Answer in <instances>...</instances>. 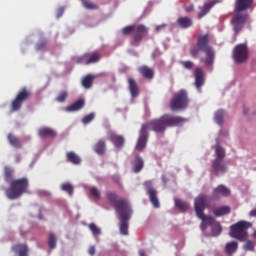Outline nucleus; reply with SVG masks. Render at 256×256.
<instances>
[{"mask_svg":"<svg viewBox=\"0 0 256 256\" xmlns=\"http://www.w3.org/2000/svg\"><path fill=\"white\" fill-rule=\"evenodd\" d=\"M183 123H187V118L164 114L160 118H155L142 124L139 131L138 141L135 146L136 151L141 152L147 147L149 130L154 131V133H163L164 131H167V127H181Z\"/></svg>","mask_w":256,"mask_h":256,"instance_id":"nucleus-1","label":"nucleus"},{"mask_svg":"<svg viewBox=\"0 0 256 256\" xmlns=\"http://www.w3.org/2000/svg\"><path fill=\"white\" fill-rule=\"evenodd\" d=\"M106 198L120 216L121 235H129V219H131V215H133L131 205H129L127 199L119 197L115 192H106Z\"/></svg>","mask_w":256,"mask_h":256,"instance_id":"nucleus-2","label":"nucleus"},{"mask_svg":"<svg viewBox=\"0 0 256 256\" xmlns=\"http://www.w3.org/2000/svg\"><path fill=\"white\" fill-rule=\"evenodd\" d=\"M253 1L254 0H236L234 5V15L231 19V25L236 35L241 33L245 23H247L249 14L244 13L243 11L251 9Z\"/></svg>","mask_w":256,"mask_h":256,"instance_id":"nucleus-3","label":"nucleus"},{"mask_svg":"<svg viewBox=\"0 0 256 256\" xmlns=\"http://www.w3.org/2000/svg\"><path fill=\"white\" fill-rule=\"evenodd\" d=\"M201 51L206 55L204 59L205 65L211 67L215 61V51H213V48L209 45V34L200 35L198 37L196 46L190 48V55L193 59H197Z\"/></svg>","mask_w":256,"mask_h":256,"instance_id":"nucleus-4","label":"nucleus"},{"mask_svg":"<svg viewBox=\"0 0 256 256\" xmlns=\"http://www.w3.org/2000/svg\"><path fill=\"white\" fill-rule=\"evenodd\" d=\"M207 203H209V196L207 195H199L195 199L194 209L196 216L198 219H201L202 223L200 225L201 231H206L208 225H213L215 223V218L211 216L205 215V209L207 207Z\"/></svg>","mask_w":256,"mask_h":256,"instance_id":"nucleus-5","label":"nucleus"},{"mask_svg":"<svg viewBox=\"0 0 256 256\" xmlns=\"http://www.w3.org/2000/svg\"><path fill=\"white\" fill-rule=\"evenodd\" d=\"M27 191H29V179L19 178L10 182V187L6 190V196L12 200L19 199Z\"/></svg>","mask_w":256,"mask_h":256,"instance_id":"nucleus-6","label":"nucleus"},{"mask_svg":"<svg viewBox=\"0 0 256 256\" xmlns=\"http://www.w3.org/2000/svg\"><path fill=\"white\" fill-rule=\"evenodd\" d=\"M253 227V223L240 220L230 226L229 236L237 241H247L249 239V229Z\"/></svg>","mask_w":256,"mask_h":256,"instance_id":"nucleus-7","label":"nucleus"},{"mask_svg":"<svg viewBox=\"0 0 256 256\" xmlns=\"http://www.w3.org/2000/svg\"><path fill=\"white\" fill-rule=\"evenodd\" d=\"M189 105V96L187 91L180 90L173 95V98L170 101L171 111H181L187 109Z\"/></svg>","mask_w":256,"mask_h":256,"instance_id":"nucleus-8","label":"nucleus"},{"mask_svg":"<svg viewBox=\"0 0 256 256\" xmlns=\"http://www.w3.org/2000/svg\"><path fill=\"white\" fill-rule=\"evenodd\" d=\"M30 97L31 91L26 87L22 88L11 103L12 113H15V111H20L23 103H25V101H27V99H29Z\"/></svg>","mask_w":256,"mask_h":256,"instance_id":"nucleus-9","label":"nucleus"},{"mask_svg":"<svg viewBox=\"0 0 256 256\" xmlns=\"http://www.w3.org/2000/svg\"><path fill=\"white\" fill-rule=\"evenodd\" d=\"M233 58L235 63L241 65L249 59V48L245 44H238L233 50Z\"/></svg>","mask_w":256,"mask_h":256,"instance_id":"nucleus-10","label":"nucleus"},{"mask_svg":"<svg viewBox=\"0 0 256 256\" xmlns=\"http://www.w3.org/2000/svg\"><path fill=\"white\" fill-rule=\"evenodd\" d=\"M144 187L146 189V193L149 197L150 203H152L155 209H159V207H161V204L159 203V198L157 197V189L153 187V181L147 180L146 182H144Z\"/></svg>","mask_w":256,"mask_h":256,"instance_id":"nucleus-11","label":"nucleus"},{"mask_svg":"<svg viewBox=\"0 0 256 256\" xmlns=\"http://www.w3.org/2000/svg\"><path fill=\"white\" fill-rule=\"evenodd\" d=\"M147 33H149V29L145 25L140 24L138 26H135L132 45L134 47H137V45H139V43L143 41V37H145Z\"/></svg>","mask_w":256,"mask_h":256,"instance_id":"nucleus-12","label":"nucleus"},{"mask_svg":"<svg viewBox=\"0 0 256 256\" xmlns=\"http://www.w3.org/2000/svg\"><path fill=\"white\" fill-rule=\"evenodd\" d=\"M211 173L212 175H216V177L225 175V173H227V164H225V160L214 159L212 161Z\"/></svg>","mask_w":256,"mask_h":256,"instance_id":"nucleus-13","label":"nucleus"},{"mask_svg":"<svg viewBox=\"0 0 256 256\" xmlns=\"http://www.w3.org/2000/svg\"><path fill=\"white\" fill-rule=\"evenodd\" d=\"M101 56L98 53L84 54L83 56L77 58V63H82V65H91V63H98Z\"/></svg>","mask_w":256,"mask_h":256,"instance_id":"nucleus-14","label":"nucleus"},{"mask_svg":"<svg viewBox=\"0 0 256 256\" xmlns=\"http://www.w3.org/2000/svg\"><path fill=\"white\" fill-rule=\"evenodd\" d=\"M194 77V86L196 87V89H198V91H201V87L205 85V72H203V69L201 68H196L194 70Z\"/></svg>","mask_w":256,"mask_h":256,"instance_id":"nucleus-15","label":"nucleus"},{"mask_svg":"<svg viewBox=\"0 0 256 256\" xmlns=\"http://www.w3.org/2000/svg\"><path fill=\"white\" fill-rule=\"evenodd\" d=\"M12 251L17 256H29V246L26 243H18L13 245Z\"/></svg>","mask_w":256,"mask_h":256,"instance_id":"nucleus-16","label":"nucleus"},{"mask_svg":"<svg viewBox=\"0 0 256 256\" xmlns=\"http://www.w3.org/2000/svg\"><path fill=\"white\" fill-rule=\"evenodd\" d=\"M231 195V190L224 185H219L213 191L214 199H219V197H229Z\"/></svg>","mask_w":256,"mask_h":256,"instance_id":"nucleus-17","label":"nucleus"},{"mask_svg":"<svg viewBox=\"0 0 256 256\" xmlns=\"http://www.w3.org/2000/svg\"><path fill=\"white\" fill-rule=\"evenodd\" d=\"M128 89L133 99L139 97V85H137V81H135V78H128Z\"/></svg>","mask_w":256,"mask_h":256,"instance_id":"nucleus-18","label":"nucleus"},{"mask_svg":"<svg viewBox=\"0 0 256 256\" xmlns=\"http://www.w3.org/2000/svg\"><path fill=\"white\" fill-rule=\"evenodd\" d=\"M109 139L116 149H123V146L125 145V138L122 135L112 133L110 134Z\"/></svg>","mask_w":256,"mask_h":256,"instance_id":"nucleus-19","label":"nucleus"},{"mask_svg":"<svg viewBox=\"0 0 256 256\" xmlns=\"http://www.w3.org/2000/svg\"><path fill=\"white\" fill-rule=\"evenodd\" d=\"M85 107V99L81 98L76 102L72 103L70 106L65 108V111L68 113H73L75 111H81Z\"/></svg>","mask_w":256,"mask_h":256,"instance_id":"nucleus-20","label":"nucleus"},{"mask_svg":"<svg viewBox=\"0 0 256 256\" xmlns=\"http://www.w3.org/2000/svg\"><path fill=\"white\" fill-rule=\"evenodd\" d=\"M93 149L97 155H105V151H107V142L105 139L101 138L95 143Z\"/></svg>","mask_w":256,"mask_h":256,"instance_id":"nucleus-21","label":"nucleus"},{"mask_svg":"<svg viewBox=\"0 0 256 256\" xmlns=\"http://www.w3.org/2000/svg\"><path fill=\"white\" fill-rule=\"evenodd\" d=\"M143 167H145V162L143 161V158H141V156L139 155L135 156L134 160L132 161V169L134 173H141Z\"/></svg>","mask_w":256,"mask_h":256,"instance_id":"nucleus-22","label":"nucleus"},{"mask_svg":"<svg viewBox=\"0 0 256 256\" xmlns=\"http://www.w3.org/2000/svg\"><path fill=\"white\" fill-rule=\"evenodd\" d=\"M176 25H178L180 29H189L190 27H193V19L189 17H179L176 20Z\"/></svg>","mask_w":256,"mask_h":256,"instance_id":"nucleus-23","label":"nucleus"},{"mask_svg":"<svg viewBox=\"0 0 256 256\" xmlns=\"http://www.w3.org/2000/svg\"><path fill=\"white\" fill-rule=\"evenodd\" d=\"M38 135L41 139H47V137H57V132L49 127H43L38 130Z\"/></svg>","mask_w":256,"mask_h":256,"instance_id":"nucleus-24","label":"nucleus"},{"mask_svg":"<svg viewBox=\"0 0 256 256\" xmlns=\"http://www.w3.org/2000/svg\"><path fill=\"white\" fill-rule=\"evenodd\" d=\"M138 71L145 79H153L155 77V71L148 66H140Z\"/></svg>","mask_w":256,"mask_h":256,"instance_id":"nucleus-25","label":"nucleus"},{"mask_svg":"<svg viewBox=\"0 0 256 256\" xmlns=\"http://www.w3.org/2000/svg\"><path fill=\"white\" fill-rule=\"evenodd\" d=\"M214 6H215V2H208V3H205L203 7H200L198 19H203V17H205V15H207L208 12L211 11V9H213Z\"/></svg>","mask_w":256,"mask_h":256,"instance_id":"nucleus-26","label":"nucleus"},{"mask_svg":"<svg viewBox=\"0 0 256 256\" xmlns=\"http://www.w3.org/2000/svg\"><path fill=\"white\" fill-rule=\"evenodd\" d=\"M66 159L69 163H72V165H81V157L73 151L66 153Z\"/></svg>","mask_w":256,"mask_h":256,"instance_id":"nucleus-27","label":"nucleus"},{"mask_svg":"<svg viewBox=\"0 0 256 256\" xmlns=\"http://www.w3.org/2000/svg\"><path fill=\"white\" fill-rule=\"evenodd\" d=\"M7 139L12 147H15V149H21V140L17 138V136L13 135V133H9Z\"/></svg>","mask_w":256,"mask_h":256,"instance_id":"nucleus-28","label":"nucleus"},{"mask_svg":"<svg viewBox=\"0 0 256 256\" xmlns=\"http://www.w3.org/2000/svg\"><path fill=\"white\" fill-rule=\"evenodd\" d=\"M239 249V243L232 241L228 242L225 246V253L229 256L233 255Z\"/></svg>","mask_w":256,"mask_h":256,"instance_id":"nucleus-29","label":"nucleus"},{"mask_svg":"<svg viewBox=\"0 0 256 256\" xmlns=\"http://www.w3.org/2000/svg\"><path fill=\"white\" fill-rule=\"evenodd\" d=\"M231 213V208L229 206H221L214 209L215 217H223V215H229Z\"/></svg>","mask_w":256,"mask_h":256,"instance_id":"nucleus-30","label":"nucleus"},{"mask_svg":"<svg viewBox=\"0 0 256 256\" xmlns=\"http://www.w3.org/2000/svg\"><path fill=\"white\" fill-rule=\"evenodd\" d=\"M215 155H216L215 159L224 161V159L226 157L225 148H223V147H221V145L217 144L215 147Z\"/></svg>","mask_w":256,"mask_h":256,"instance_id":"nucleus-31","label":"nucleus"},{"mask_svg":"<svg viewBox=\"0 0 256 256\" xmlns=\"http://www.w3.org/2000/svg\"><path fill=\"white\" fill-rule=\"evenodd\" d=\"M93 79H95V77H93L92 75H87L85 78H83L82 80V86L84 89H91V87H93Z\"/></svg>","mask_w":256,"mask_h":256,"instance_id":"nucleus-32","label":"nucleus"},{"mask_svg":"<svg viewBox=\"0 0 256 256\" xmlns=\"http://www.w3.org/2000/svg\"><path fill=\"white\" fill-rule=\"evenodd\" d=\"M223 231V228L221 227V223L215 222L212 224V235L213 237H219Z\"/></svg>","mask_w":256,"mask_h":256,"instance_id":"nucleus-33","label":"nucleus"},{"mask_svg":"<svg viewBox=\"0 0 256 256\" xmlns=\"http://www.w3.org/2000/svg\"><path fill=\"white\" fill-rule=\"evenodd\" d=\"M243 242H245V244L242 246V249L244 251H255V242L249 240V238H246V240H244Z\"/></svg>","mask_w":256,"mask_h":256,"instance_id":"nucleus-34","label":"nucleus"},{"mask_svg":"<svg viewBox=\"0 0 256 256\" xmlns=\"http://www.w3.org/2000/svg\"><path fill=\"white\" fill-rule=\"evenodd\" d=\"M225 118V111L223 110H218L216 113H215V122L218 124V125H223V119Z\"/></svg>","mask_w":256,"mask_h":256,"instance_id":"nucleus-35","label":"nucleus"},{"mask_svg":"<svg viewBox=\"0 0 256 256\" xmlns=\"http://www.w3.org/2000/svg\"><path fill=\"white\" fill-rule=\"evenodd\" d=\"M175 206L180 209V211H187L189 209V204L183 200L176 199Z\"/></svg>","mask_w":256,"mask_h":256,"instance_id":"nucleus-36","label":"nucleus"},{"mask_svg":"<svg viewBox=\"0 0 256 256\" xmlns=\"http://www.w3.org/2000/svg\"><path fill=\"white\" fill-rule=\"evenodd\" d=\"M82 2L83 7H85V9H88L90 11H93L95 9H99V6H97V4H93V2H89L87 0H80Z\"/></svg>","mask_w":256,"mask_h":256,"instance_id":"nucleus-37","label":"nucleus"},{"mask_svg":"<svg viewBox=\"0 0 256 256\" xmlns=\"http://www.w3.org/2000/svg\"><path fill=\"white\" fill-rule=\"evenodd\" d=\"M4 179L7 183L13 179V170L9 167L4 168Z\"/></svg>","mask_w":256,"mask_h":256,"instance_id":"nucleus-38","label":"nucleus"},{"mask_svg":"<svg viewBox=\"0 0 256 256\" xmlns=\"http://www.w3.org/2000/svg\"><path fill=\"white\" fill-rule=\"evenodd\" d=\"M48 247L49 249H55L57 247V238L54 234L48 236Z\"/></svg>","mask_w":256,"mask_h":256,"instance_id":"nucleus-39","label":"nucleus"},{"mask_svg":"<svg viewBox=\"0 0 256 256\" xmlns=\"http://www.w3.org/2000/svg\"><path fill=\"white\" fill-rule=\"evenodd\" d=\"M89 229L92 232V235H94V237H98V235H101V229L99 227H97V225L95 223H91L89 224Z\"/></svg>","mask_w":256,"mask_h":256,"instance_id":"nucleus-40","label":"nucleus"},{"mask_svg":"<svg viewBox=\"0 0 256 256\" xmlns=\"http://www.w3.org/2000/svg\"><path fill=\"white\" fill-rule=\"evenodd\" d=\"M180 65H182V67L184 69H187L188 71H191V69L195 67V64L193 63V61H190V60L180 61Z\"/></svg>","mask_w":256,"mask_h":256,"instance_id":"nucleus-41","label":"nucleus"},{"mask_svg":"<svg viewBox=\"0 0 256 256\" xmlns=\"http://www.w3.org/2000/svg\"><path fill=\"white\" fill-rule=\"evenodd\" d=\"M68 93L67 91H61L57 98H56V101H58V103H65V101H67V97H68Z\"/></svg>","mask_w":256,"mask_h":256,"instance_id":"nucleus-42","label":"nucleus"},{"mask_svg":"<svg viewBox=\"0 0 256 256\" xmlns=\"http://www.w3.org/2000/svg\"><path fill=\"white\" fill-rule=\"evenodd\" d=\"M62 191H65L66 193H68V195H73V185L69 184V183H65L62 184L61 186Z\"/></svg>","mask_w":256,"mask_h":256,"instance_id":"nucleus-43","label":"nucleus"},{"mask_svg":"<svg viewBox=\"0 0 256 256\" xmlns=\"http://www.w3.org/2000/svg\"><path fill=\"white\" fill-rule=\"evenodd\" d=\"M47 45V39L41 38L38 43L36 44V50L41 51L42 49H45V46Z\"/></svg>","mask_w":256,"mask_h":256,"instance_id":"nucleus-44","label":"nucleus"},{"mask_svg":"<svg viewBox=\"0 0 256 256\" xmlns=\"http://www.w3.org/2000/svg\"><path fill=\"white\" fill-rule=\"evenodd\" d=\"M135 25L126 26L122 29V34L131 35L133 31H135Z\"/></svg>","mask_w":256,"mask_h":256,"instance_id":"nucleus-45","label":"nucleus"},{"mask_svg":"<svg viewBox=\"0 0 256 256\" xmlns=\"http://www.w3.org/2000/svg\"><path fill=\"white\" fill-rule=\"evenodd\" d=\"M93 119H95V114L90 113V114L84 116V118L82 119V122L84 123V125H87V124L91 123V121H93Z\"/></svg>","mask_w":256,"mask_h":256,"instance_id":"nucleus-46","label":"nucleus"},{"mask_svg":"<svg viewBox=\"0 0 256 256\" xmlns=\"http://www.w3.org/2000/svg\"><path fill=\"white\" fill-rule=\"evenodd\" d=\"M90 193L93 197H95V199H101V192L99 189H97V187L90 188Z\"/></svg>","mask_w":256,"mask_h":256,"instance_id":"nucleus-47","label":"nucleus"},{"mask_svg":"<svg viewBox=\"0 0 256 256\" xmlns=\"http://www.w3.org/2000/svg\"><path fill=\"white\" fill-rule=\"evenodd\" d=\"M185 11H186V13H193V11H194L193 5L185 7Z\"/></svg>","mask_w":256,"mask_h":256,"instance_id":"nucleus-48","label":"nucleus"},{"mask_svg":"<svg viewBox=\"0 0 256 256\" xmlns=\"http://www.w3.org/2000/svg\"><path fill=\"white\" fill-rule=\"evenodd\" d=\"M165 27H167V24H162V25L156 26L155 30L157 33H159V31H161V29H165Z\"/></svg>","mask_w":256,"mask_h":256,"instance_id":"nucleus-49","label":"nucleus"},{"mask_svg":"<svg viewBox=\"0 0 256 256\" xmlns=\"http://www.w3.org/2000/svg\"><path fill=\"white\" fill-rule=\"evenodd\" d=\"M88 253H89V255H91V256L95 255V246H91V247L88 249Z\"/></svg>","mask_w":256,"mask_h":256,"instance_id":"nucleus-50","label":"nucleus"},{"mask_svg":"<svg viewBox=\"0 0 256 256\" xmlns=\"http://www.w3.org/2000/svg\"><path fill=\"white\" fill-rule=\"evenodd\" d=\"M63 12H64L63 8H60V9L58 10V14H57V18H58V19H59V17H63Z\"/></svg>","mask_w":256,"mask_h":256,"instance_id":"nucleus-51","label":"nucleus"},{"mask_svg":"<svg viewBox=\"0 0 256 256\" xmlns=\"http://www.w3.org/2000/svg\"><path fill=\"white\" fill-rule=\"evenodd\" d=\"M249 216L256 217V208L250 211Z\"/></svg>","mask_w":256,"mask_h":256,"instance_id":"nucleus-52","label":"nucleus"},{"mask_svg":"<svg viewBox=\"0 0 256 256\" xmlns=\"http://www.w3.org/2000/svg\"><path fill=\"white\" fill-rule=\"evenodd\" d=\"M139 255H140V256H146V255H145V250H140V251H139Z\"/></svg>","mask_w":256,"mask_h":256,"instance_id":"nucleus-53","label":"nucleus"},{"mask_svg":"<svg viewBox=\"0 0 256 256\" xmlns=\"http://www.w3.org/2000/svg\"><path fill=\"white\" fill-rule=\"evenodd\" d=\"M252 237H254V239H256V230H254V232L252 233Z\"/></svg>","mask_w":256,"mask_h":256,"instance_id":"nucleus-54","label":"nucleus"},{"mask_svg":"<svg viewBox=\"0 0 256 256\" xmlns=\"http://www.w3.org/2000/svg\"><path fill=\"white\" fill-rule=\"evenodd\" d=\"M244 114L247 115V110L246 109H244Z\"/></svg>","mask_w":256,"mask_h":256,"instance_id":"nucleus-55","label":"nucleus"}]
</instances>
